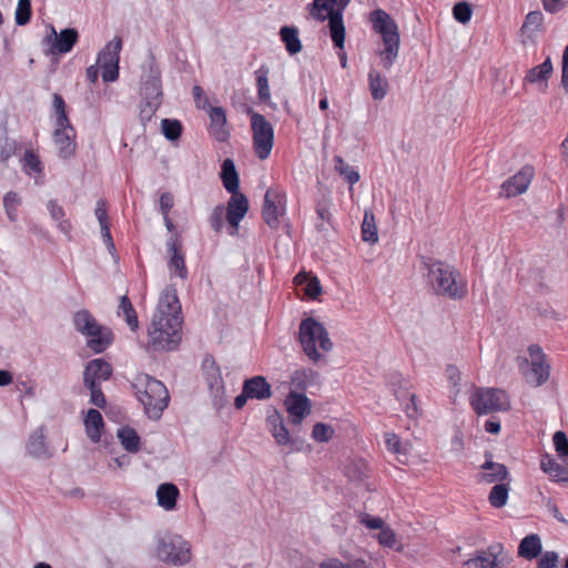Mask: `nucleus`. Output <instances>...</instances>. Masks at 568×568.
<instances>
[{
  "mask_svg": "<svg viewBox=\"0 0 568 568\" xmlns=\"http://www.w3.org/2000/svg\"><path fill=\"white\" fill-rule=\"evenodd\" d=\"M181 304L173 286H166L159 300L148 329L149 347L154 351H171L181 341Z\"/></svg>",
  "mask_w": 568,
  "mask_h": 568,
  "instance_id": "obj_1",
  "label": "nucleus"
},
{
  "mask_svg": "<svg viewBox=\"0 0 568 568\" xmlns=\"http://www.w3.org/2000/svg\"><path fill=\"white\" fill-rule=\"evenodd\" d=\"M424 265L427 270V283L434 294L454 301L463 300L467 295V282L454 266L438 260H429Z\"/></svg>",
  "mask_w": 568,
  "mask_h": 568,
  "instance_id": "obj_2",
  "label": "nucleus"
},
{
  "mask_svg": "<svg viewBox=\"0 0 568 568\" xmlns=\"http://www.w3.org/2000/svg\"><path fill=\"white\" fill-rule=\"evenodd\" d=\"M369 22L374 32L381 36L383 49L378 52L382 65L389 70L399 52L400 37L398 26L394 19L384 10L377 9L369 13Z\"/></svg>",
  "mask_w": 568,
  "mask_h": 568,
  "instance_id": "obj_3",
  "label": "nucleus"
},
{
  "mask_svg": "<svg viewBox=\"0 0 568 568\" xmlns=\"http://www.w3.org/2000/svg\"><path fill=\"white\" fill-rule=\"evenodd\" d=\"M132 386L145 414L153 419L160 418L170 400L165 385L148 374H141L136 376Z\"/></svg>",
  "mask_w": 568,
  "mask_h": 568,
  "instance_id": "obj_4",
  "label": "nucleus"
},
{
  "mask_svg": "<svg viewBox=\"0 0 568 568\" xmlns=\"http://www.w3.org/2000/svg\"><path fill=\"white\" fill-rule=\"evenodd\" d=\"M53 110L55 115L53 141L58 149L59 156L67 160L72 158L77 152V134L68 118L65 102L58 93L53 94Z\"/></svg>",
  "mask_w": 568,
  "mask_h": 568,
  "instance_id": "obj_5",
  "label": "nucleus"
},
{
  "mask_svg": "<svg viewBox=\"0 0 568 568\" xmlns=\"http://www.w3.org/2000/svg\"><path fill=\"white\" fill-rule=\"evenodd\" d=\"M298 342L305 355L314 363L320 362L322 358L317 346L325 353L333 348V343L328 337L326 328L313 317H307L301 322Z\"/></svg>",
  "mask_w": 568,
  "mask_h": 568,
  "instance_id": "obj_6",
  "label": "nucleus"
},
{
  "mask_svg": "<svg viewBox=\"0 0 568 568\" xmlns=\"http://www.w3.org/2000/svg\"><path fill=\"white\" fill-rule=\"evenodd\" d=\"M348 2H312L311 14L321 21L328 19V28L332 41L338 49H343L345 42V26L342 11Z\"/></svg>",
  "mask_w": 568,
  "mask_h": 568,
  "instance_id": "obj_7",
  "label": "nucleus"
},
{
  "mask_svg": "<svg viewBox=\"0 0 568 568\" xmlns=\"http://www.w3.org/2000/svg\"><path fill=\"white\" fill-rule=\"evenodd\" d=\"M469 404L477 415L506 412L510 408L508 394L499 388L477 387L469 397Z\"/></svg>",
  "mask_w": 568,
  "mask_h": 568,
  "instance_id": "obj_8",
  "label": "nucleus"
},
{
  "mask_svg": "<svg viewBox=\"0 0 568 568\" xmlns=\"http://www.w3.org/2000/svg\"><path fill=\"white\" fill-rule=\"evenodd\" d=\"M253 149L260 160H266L274 145V128L266 118L257 112L251 114Z\"/></svg>",
  "mask_w": 568,
  "mask_h": 568,
  "instance_id": "obj_9",
  "label": "nucleus"
},
{
  "mask_svg": "<svg viewBox=\"0 0 568 568\" xmlns=\"http://www.w3.org/2000/svg\"><path fill=\"white\" fill-rule=\"evenodd\" d=\"M286 192L281 186H273L266 191L262 217L272 230H278L280 219L286 213Z\"/></svg>",
  "mask_w": 568,
  "mask_h": 568,
  "instance_id": "obj_10",
  "label": "nucleus"
},
{
  "mask_svg": "<svg viewBox=\"0 0 568 568\" xmlns=\"http://www.w3.org/2000/svg\"><path fill=\"white\" fill-rule=\"evenodd\" d=\"M158 556L172 565H184L191 560V547L182 537L169 536L159 541Z\"/></svg>",
  "mask_w": 568,
  "mask_h": 568,
  "instance_id": "obj_11",
  "label": "nucleus"
},
{
  "mask_svg": "<svg viewBox=\"0 0 568 568\" xmlns=\"http://www.w3.org/2000/svg\"><path fill=\"white\" fill-rule=\"evenodd\" d=\"M509 562L501 544L490 545L480 549L463 564L462 568H505Z\"/></svg>",
  "mask_w": 568,
  "mask_h": 568,
  "instance_id": "obj_12",
  "label": "nucleus"
},
{
  "mask_svg": "<svg viewBox=\"0 0 568 568\" xmlns=\"http://www.w3.org/2000/svg\"><path fill=\"white\" fill-rule=\"evenodd\" d=\"M535 176V168L530 164L524 165L516 174L508 178L500 186V195L507 199L525 193Z\"/></svg>",
  "mask_w": 568,
  "mask_h": 568,
  "instance_id": "obj_13",
  "label": "nucleus"
},
{
  "mask_svg": "<svg viewBox=\"0 0 568 568\" xmlns=\"http://www.w3.org/2000/svg\"><path fill=\"white\" fill-rule=\"evenodd\" d=\"M248 207L247 197L243 193L231 194L225 209V219L230 225L229 233L231 235L237 234L240 222L246 215Z\"/></svg>",
  "mask_w": 568,
  "mask_h": 568,
  "instance_id": "obj_14",
  "label": "nucleus"
},
{
  "mask_svg": "<svg viewBox=\"0 0 568 568\" xmlns=\"http://www.w3.org/2000/svg\"><path fill=\"white\" fill-rule=\"evenodd\" d=\"M51 33L52 37L47 38V44L48 51L52 55L69 53L79 39V33L73 28L63 29L60 33L52 28Z\"/></svg>",
  "mask_w": 568,
  "mask_h": 568,
  "instance_id": "obj_15",
  "label": "nucleus"
},
{
  "mask_svg": "<svg viewBox=\"0 0 568 568\" xmlns=\"http://www.w3.org/2000/svg\"><path fill=\"white\" fill-rule=\"evenodd\" d=\"M285 408L290 415L291 422L295 425L302 424L303 419L310 415L312 402L304 394L290 392L284 400Z\"/></svg>",
  "mask_w": 568,
  "mask_h": 568,
  "instance_id": "obj_16",
  "label": "nucleus"
},
{
  "mask_svg": "<svg viewBox=\"0 0 568 568\" xmlns=\"http://www.w3.org/2000/svg\"><path fill=\"white\" fill-rule=\"evenodd\" d=\"M478 483L485 484H501L511 481L508 468L500 463L491 460V456L480 466V473L478 474Z\"/></svg>",
  "mask_w": 568,
  "mask_h": 568,
  "instance_id": "obj_17",
  "label": "nucleus"
},
{
  "mask_svg": "<svg viewBox=\"0 0 568 568\" xmlns=\"http://www.w3.org/2000/svg\"><path fill=\"white\" fill-rule=\"evenodd\" d=\"M528 353L531 358L530 374L536 386H540L548 381L550 366L546 363V355L538 345H530L528 347Z\"/></svg>",
  "mask_w": 568,
  "mask_h": 568,
  "instance_id": "obj_18",
  "label": "nucleus"
},
{
  "mask_svg": "<svg viewBox=\"0 0 568 568\" xmlns=\"http://www.w3.org/2000/svg\"><path fill=\"white\" fill-rule=\"evenodd\" d=\"M111 374L112 367L106 361L102 358L92 359L84 371V386L100 385L101 382L109 379Z\"/></svg>",
  "mask_w": 568,
  "mask_h": 568,
  "instance_id": "obj_19",
  "label": "nucleus"
},
{
  "mask_svg": "<svg viewBox=\"0 0 568 568\" xmlns=\"http://www.w3.org/2000/svg\"><path fill=\"white\" fill-rule=\"evenodd\" d=\"M210 118V134L217 141L224 142L229 138V130L226 128V113L222 106H211L207 110Z\"/></svg>",
  "mask_w": 568,
  "mask_h": 568,
  "instance_id": "obj_20",
  "label": "nucleus"
},
{
  "mask_svg": "<svg viewBox=\"0 0 568 568\" xmlns=\"http://www.w3.org/2000/svg\"><path fill=\"white\" fill-rule=\"evenodd\" d=\"M552 63L550 58L531 69H529L524 78V83L537 84L541 92H546L548 88V79L552 73Z\"/></svg>",
  "mask_w": 568,
  "mask_h": 568,
  "instance_id": "obj_21",
  "label": "nucleus"
},
{
  "mask_svg": "<svg viewBox=\"0 0 568 568\" xmlns=\"http://www.w3.org/2000/svg\"><path fill=\"white\" fill-rule=\"evenodd\" d=\"M84 336L87 337L88 347L94 353L104 352L113 339L111 329L100 323L97 328L89 331Z\"/></svg>",
  "mask_w": 568,
  "mask_h": 568,
  "instance_id": "obj_22",
  "label": "nucleus"
},
{
  "mask_svg": "<svg viewBox=\"0 0 568 568\" xmlns=\"http://www.w3.org/2000/svg\"><path fill=\"white\" fill-rule=\"evenodd\" d=\"M243 387L245 395H250L251 399H267L272 396L271 385L263 376H254L244 382Z\"/></svg>",
  "mask_w": 568,
  "mask_h": 568,
  "instance_id": "obj_23",
  "label": "nucleus"
},
{
  "mask_svg": "<svg viewBox=\"0 0 568 568\" xmlns=\"http://www.w3.org/2000/svg\"><path fill=\"white\" fill-rule=\"evenodd\" d=\"M21 163L23 172L33 178L36 184H41L39 179L42 178L44 168L39 155L31 149L26 150Z\"/></svg>",
  "mask_w": 568,
  "mask_h": 568,
  "instance_id": "obj_24",
  "label": "nucleus"
},
{
  "mask_svg": "<svg viewBox=\"0 0 568 568\" xmlns=\"http://www.w3.org/2000/svg\"><path fill=\"white\" fill-rule=\"evenodd\" d=\"M141 94L145 100L161 101L162 84L158 69H150V74L142 84Z\"/></svg>",
  "mask_w": 568,
  "mask_h": 568,
  "instance_id": "obj_25",
  "label": "nucleus"
},
{
  "mask_svg": "<svg viewBox=\"0 0 568 568\" xmlns=\"http://www.w3.org/2000/svg\"><path fill=\"white\" fill-rule=\"evenodd\" d=\"M122 50L121 37H114L100 51L98 55L99 64L119 65L120 52Z\"/></svg>",
  "mask_w": 568,
  "mask_h": 568,
  "instance_id": "obj_26",
  "label": "nucleus"
},
{
  "mask_svg": "<svg viewBox=\"0 0 568 568\" xmlns=\"http://www.w3.org/2000/svg\"><path fill=\"white\" fill-rule=\"evenodd\" d=\"M542 21L544 17L540 11H530L526 16L525 22L520 29L524 44L534 40L537 32L541 30Z\"/></svg>",
  "mask_w": 568,
  "mask_h": 568,
  "instance_id": "obj_27",
  "label": "nucleus"
},
{
  "mask_svg": "<svg viewBox=\"0 0 568 568\" xmlns=\"http://www.w3.org/2000/svg\"><path fill=\"white\" fill-rule=\"evenodd\" d=\"M180 496L179 488L171 483L161 484L156 490L158 504L165 510H172L176 506Z\"/></svg>",
  "mask_w": 568,
  "mask_h": 568,
  "instance_id": "obj_28",
  "label": "nucleus"
},
{
  "mask_svg": "<svg viewBox=\"0 0 568 568\" xmlns=\"http://www.w3.org/2000/svg\"><path fill=\"white\" fill-rule=\"evenodd\" d=\"M541 550L540 537L537 534H530L521 539L518 546V556L531 560L540 556Z\"/></svg>",
  "mask_w": 568,
  "mask_h": 568,
  "instance_id": "obj_29",
  "label": "nucleus"
},
{
  "mask_svg": "<svg viewBox=\"0 0 568 568\" xmlns=\"http://www.w3.org/2000/svg\"><path fill=\"white\" fill-rule=\"evenodd\" d=\"M84 426L88 437L93 443H98L101 439L104 426L101 413L94 408L89 409L84 419Z\"/></svg>",
  "mask_w": 568,
  "mask_h": 568,
  "instance_id": "obj_30",
  "label": "nucleus"
},
{
  "mask_svg": "<svg viewBox=\"0 0 568 568\" xmlns=\"http://www.w3.org/2000/svg\"><path fill=\"white\" fill-rule=\"evenodd\" d=\"M368 88L372 98L376 101H379L386 97L389 90V83L386 77L382 75L381 72L372 69L368 72Z\"/></svg>",
  "mask_w": 568,
  "mask_h": 568,
  "instance_id": "obj_31",
  "label": "nucleus"
},
{
  "mask_svg": "<svg viewBox=\"0 0 568 568\" xmlns=\"http://www.w3.org/2000/svg\"><path fill=\"white\" fill-rule=\"evenodd\" d=\"M221 179L223 186L229 193H239L240 179L235 169V164L231 159H225L223 161Z\"/></svg>",
  "mask_w": 568,
  "mask_h": 568,
  "instance_id": "obj_32",
  "label": "nucleus"
},
{
  "mask_svg": "<svg viewBox=\"0 0 568 568\" xmlns=\"http://www.w3.org/2000/svg\"><path fill=\"white\" fill-rule=\"evenodd\" d=\"M267 425L278 445H287L290 443V433L284 425L282 416L277 412L267 416Z\"/></svg>",
  "mask_w": 568,
  "mask_h": 568,
  "instance_id": "obj_33",
  "label": "nucleus"
},
{
  "mask_svg": "<svg viewBox=\"0 0 568 568\" xmlns=\"http://www.w3.org/2000/svg\"><path fill=\"white\" fill-rule=\"evenodd\" d=\"M169 251L171 252V258L169 262V268L172 273L185 280L187 277V268L185 265V258L181 252L176 241H172L169 244Z\"/></svg>",
  "mask_w": 568,
  "mask_h": 568,
  "instance_id": "obj_34",
  "label": "nucleus"
},
{
  "mask_svg": "<svg viewBox=\"0 0 568 568\" xmlns=\"http://www.w3.org/2000/svg\"><path fill=\"white\" fill-rule=\"evenodd\" d=\"M345 474L351 480L363 481L371 476V468L365 459L354 458L346 465Z\"/></svg>",
  "mask_w": 568,
  "mask_h": 568,
  "instance_id": "obj_35",
  "label": "nucleus"
},
{
  "mask_svg": "<svg viewBox=\"0 0 568 568\" xmlns=\"http://www.w3.org/2000/svg\"><path fill=\"white\" fill-rule=\"evenodd\" d=\"M280 38L290 54H296L302 51V42L298 37L297 28L288 26L282 27Z\"/></svg>",
  "mask_w": 568,
  "mask_h": 568,
  "instance_id": "obj_36",
  "label": "nucleus"
},
{
  "mask_svg": "<svg viewBox=\"0 0 568 568\" xmlns=\"http://www.w3.org/2000/svg\"><path fill=\"white\" fill-rule=\"evenodd\" d=\"M118 315L122 316L132 332L139 328V318L135 308L133 307L128 295L120 298Z\"/></svg>",
  "mask_w": 568,
  "mask_h": 568,
  "instance_id": "obj_37",
  "label": "nucleus"
},
{
  "mask_svg": "<svg viewBox=\"0 0 568 568\" xmlns=\"http://www.w3.org/2000/svg\"><path fill=\"white\" fill-rule=\"evenodd\" d=\"M118 438L126 452L138 453L140 450V436L134 428L129 426L120 428Z\"/></svg>",
  "mask_w": 568,
  "mask_h": 568,
  "instance_id": "obj_38",
  "label": "nucleus"
},
{
  "mask_svg": "<svg viewBox=\"0 0 568 568\" xmlns=\"http://www.w3.org/2000/svg\"><path fill=\"white\" fill-rule=\"evenodd\" d=\"M510 483L511 481H506L493 486L488 494V501L491 507L501 508L507 504L510 491Z\"/></svg>",
  "mask_w": 568,
  "mask_h": 568,
  "instance_id": "obj_39",
  "label": "nucleus"
},
{
  "mask_svg": "<svg viewBox=\"0 0 568 568\" xmlns=\"http://www.w3.org/2000/svg\"><path fill=\"white\" fill-rule=\"evenodd\" d=\"M73 324L79 333L85 335L89 331L97 328L99 322L88 310H80L73 315Z\"/></svg>",
  "mask_w": 568,
  "mask_h": 568,
  "instance_id": "obj_40",
  "label": "nucleus"
},
{
  "mask_svg": "<svg viewBox=\"0 0 568 568\" xmlns=\"http://www.w3.org/2000/svg\"><path fill=\"white\" fill-rule=\"evenodd\" d=\"M377 540L384 548H389L398 552L404 549L403 544L397 539L396 532L387 525L379 530Z\"/></svg>",
  "mask_w": 568,
  "mask_h": 568,
  "instance_id": "obj_41",
  "label": "nucleus"
},
{
  "mask_svg": "<svg viewBox=\"0 0 568 568\" xmlns=\"http://www.w3.org/2000/svg\"><path fill=\"white\" fill-rule=\"evenodd\" d=\"M317 377V373L311 368H301L294 371L291 376V385L297 389H305L313 384Z\"/></svg>",
  "mask_w": 568,
  "mask_h": 568,
  "instance_id": "obj_42",
  "label": "nucleus"
},
{
  "mask_svg": "<svg viewBox=\"0 0 568 568\" xmlns=\"http://www.w3.org/2000/svg\"><path fill=\"white\" fill-rule=\"evenodd\" d=\"M386 449L396 455L399 463H405L402 457L407 456V448L403 445L400 438L393 432H387L384 435Z\"/></svg>",
  "mask_w": 568,
  "mask_h": 568,
  "instance_id": "obj_43",
  "label": "nucleus"
},
{
  "mask_svg": "<svg viewBox=\"0 0 568 568\" xmlns=\"http://www.w3.org/2000/svg\"><path fill=\"white\" fill-rule=\"evenodd\" d=\"M268 72L270 71L266 65H262L255 71L257 97L261 101L264 102L268 101L271 98L268 87Z\"/></svg>",
  "mask_w": 568,
  "mask_h": 568,
  "instance_id": "obj_44",
  "label": "nucleus"
},
{
  "mask_svg": "<svg viewBox=\"0 0 568 568\" xmlns=\"http://www.w3.org/2000/svg\"><path fill=\"white\" fill-rule=\"evenodd\" d=\"M27 449L30 455L34 457H43L48 453V447L45 444V437L41 429L36 430L29 439Z\"/></svg>",
  "mask_w": 568,
  "mask_h": 568,
  "instance_id": "obj_45",
  "label": "nucleus"
},
{
  "mask_svg": "<svg viewBox=\"0 0 568 568\" xmlns=\"http://www.w3.org/2000/svg\"><path fill=\"white\" fill-rule=\"evenodd\" d=\"M21 197L14 192H8L3 197V206L7 213V216L10 221H16L18 219L19 207L21 206Z\"/></svg>",
  "mask_w": 568,
  "mask_h": 568,
  "instance_id": "obj_46",
  "label": "nucleus"
},
{
  "mask_svg": "<svg viewBox=\"0 0 568 568\" xmlns=\"http://www.w3.org/2000/svg\"><path fill=\"white\" fill-rule=\"evenodd\" d=\"M161 128L164 136L170 141L178 140L182 134V123L179 120L163 119Z\"/></svg>",
  "mask_w": 568,
  "mask_h": 568,
  "instance_id": "obj_47",
  "label": "nucleus"
},
{
  "mask_svg": "<svg viewBox=\"0 0 568 568\" xmlns=\"http://www.w3.org/2000/svg\"><path fill=\"white\" fill-rule=\"evenodd\" d=\"M335 434L334 428L325 423H316L313 426L312 438L317 443L329 442Z\"/></svg>",
  "mask_w": 568,
  "mask_h": 568,
  "instance_id": "obj_48",
  "label": "nucleus"
},
{
  "mask_svg": "<svg viewBox=\"0 0 568 568\" xmlns=\"http://www.w3.org/2000/svg\"><path fill=\"white\" fill-rule=\"evenodd\" d=\"M396 397L398 400L407 399V403L403 404V410L405 412L406 416L409 418H416L419 415V408L416 404V396L415 394H396Z\"/></svg>",
  "mask_w": 568,
  "mask_h": 568,
  "instance_id": "obj_49",
  "label": "nucleus"
},
{
  "mask_svg": "<svg viewBox=\"0 0 568 568\" xmlns=\"http://www.w3.org/2000/svg\"><path fill=\"white\" fill-rule=\"evenodd\" d=\"M362 235L363 240L366 242L375 243L378 240L376 225L374 223V216L372 215L371 219H368L367 213H365L364 221L362 224Z\"/></svg>",
  "mask_w": 568,
  "mask_h": 568,
  "instance_id": "obj_50",
  "label": "nucleus"
},
{
  "mask_svg": "<svg viewBox=\"0 0 568 568\" xmlns=\"http://www.w3.org/2000/svg\"><path fill=\"white\" fill-rule=\"evenodd\" d=\"M473 14V10L469 2H456L453 8V16L456 21L465 24L467 23Z\"/></svg>",
  "mask_w": 568,
  "mask_h": 568,
  "instance_id": "obj_51",
  "label": "nucleus"
},
{
  "mask_svg": "<svg viewBox=\"0 0 568 568\" xmlns=\"http://www.w3.org/2000/svg\"><path fill=\"white\" fill-rule=\"evenodd\" d=\"M552 442L557 455L561 458L568 457V438L565 432H556L554 434Z\"/></svg>",
  "mask_w": 568,
  "mask_h": 568,
  "instance_id": "obj_52",
  "label": "nucleus"
},
{
  "mask_svg": "<svg viewBox=\"0 0 568 568\" xmlns=\"http://www.w3.org/2000/svg\"><path fill=\"white\" fill-rule=\"evenodd\" d=\"M161 101L145 100L143 99L140 104V118L142 121H150L156 110L159 109Z\"/></svg>",
  "mask_w": 568,
  "mask_h": 568,
  "instance_id": "obj_53",
  "label": "nucleus"
},
{
  "mask_svg": "<svg viewBox=\"0 0 568 568\" xmlns=\"http://www.w3.org/2000/svg\"><path fill=\"white\" fill-rule=\"evenodd\" d=\"M31 2H18L16 10V23L18 26L27 24L31 19Z\"/></svg>",
  "mask_w": 568,
  "mask_h": 568,
  "instance_id": "obj_54",
  "label": "nucleus"
},
{
  "mask_svg": "<svg viewBox=\"0 0 568 568\" xmlns=\"http://www.w3.org/2000/svg\"><path fill=\"white\" fill-rule=\"evenodd\" d=\"M192 95L197 109L209 110L211 108L210 100L204 93V90L200 85H194L192 89Z\"/></svg>",
  "mask_w": 568,
  "mask_h": 568,
  "instance_id": "obj_55",
  "label": "nucleus"
},
{
  "mask_svg": "<svg viewBox=\"0 0 568 568\" xmlns=\"http://www.w3.org/2000/svg\"><path fill=\"white\" fill-rule=\"evenodd\" d=\"M85 387L88 389H90V393H91L90 402H91V404H93L97 407L104 408L105 405H106V400H105L104 394H103V392L101 389V385L93 384V387L92 386H85Z\"/></svg>",
  "mask_w": 568,
  "mask_h": 568,
  "instance_id": "obj_56",
  "label": "nucleus"
},
{
  "mask_svg": "<svg viewBox=\"0 0 568 568\" xmlns=\"http://www.w3.org/2000/svg\"><path fill=\"white\" fill-rule=\"evenodd\" d=\"M538 568H558V555L555 551H546L540 554L537 564Z\"/></svg>",
  "mask_w": 568,
  "mask_h": 568,
  "instance_id": "obj_57",
  "label": "nucleus"
},
{
  "mask_svg": "<svg viewBox=\"0 0 568 568\" xmlns=\"http://www.w3.org/2000/svg\"><path fill=\"white\" fill-rule=\"evenodd\" d=\"M225 214V209L221 205L216 206L211 216H210V225L215 232H221L223 227V219Z\"/></svg>",
  "mask_w": 568,
  "mask_h": 568,
  "instance_id": "obj_58",
  "label": "nucleus"
},
{
  "mask_svg": "<svg viewBox=\"0 0 568 568\" xmlns=\"http://www.w3.org/2000/svg\"><path fill=\"white\" fill-rule=\"evenodd\" d=\"M94 214L99 221L100 226L109 225V216H108V202L104 199H100L97 202V206L94 210Z\"/></svg>",
  "mask_w": 568,
  "mask_h": 568,
  "instance_id": "obj_59",
  "label": "nucleus"
},
{
  "mask_svg": "<svg viewBox=\"0 0 568 568\" xmlns=\"http://www.w3.org/2000/svg\"><path fill=\"white\" fill-rule=\"evenodd\" d=\"M361 523L368 529L381 530L385 526V523L381 517L371 516L368 514L362 516Z\"/></svg>",
  "mask_w": 568,
  "mask_h": 568,
  "instance_id": "obj_60",
  "label": "nucleus"
},
{
  "mask_svg": "<svg viewBox=\"0 0 568 568\" xmlns=\"http://www.w3.org/2000/svg\"><path fill=\"white\" fill-rule=\"evenodd\" d=\"M104 82H113L119 78V65L100 64Z\"/></svg>",
  "mask_w": 568,
  "mask_h": 568,
  "instance_id": "obj_61",
  "label": "nucleus"
},
{
  "mask_svg": "<svg viewBox=\"0 0 568 568\" xmlns=\"http://www.w3.org/2000/svg\"><path fill=\"white\" fill-rule=\"evenodd\" d=\"M174 205V197L172 193L165 192L160 196V211L162 215H169Z\"/></svg>",
  "mask_w": 568,
  "mask_h": 568,
  "instance_id": "obj_62",
  "label": "nucleus"
},
{
  "mask_svg": "<svg viewBox=\"0 0 568 568\" xmlns=\"http://www.w3.org/2000/svg\"><path fill=\"white\" fill-rule=\"evenodd\" d=\"M47 207L50 216L55 221L63 219L65 215L64 209L59 205L55 200H50L47 204Z\"/></svg>",
  "mask_w": 568,
  "mask_h": 568,
  "instance_id": "obj_63",
  "label": "nucleus"
},
{
  "mask_svg": "<svg viewBox=\"0 0 568 568\" xmlns=\"http://www.w3.org/2000/svg\"><path fill=\"white\" fill-rule=\"evenodd\" d=\"M561 83L566 90H568V45L565 48L562 54V75Z\"/></svg>",
  "mask_w": 568,
  "mask_h": 568,
  "instance_id": "obj_64",
  "label": "nucleus"
}]
</instances>
